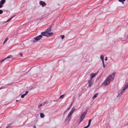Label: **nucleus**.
<instances>
[{
    "label": "nucleus",
    "mask_w": 128,
    "mask_h": 128,
    "mask_svg": "<svg viewBox=\"0 0 128 128\" xmlns=\"http://www.w3.org/2000/svg\"><path fill=\"white\" fill-rule=\"evenodd\" d=\"M114 76V73L109 76L103 82V84L105 86L108 84L113 80Z\"/></svg>",
    "instance_id": "nucleus-1"
},
{
    "label": "nucleus",
    "mask_w": 128,
    "mask_h": 128,
    "mask_svg": "<svg viewBox=\"0 0 128 128\" xmlns=\"http://www.w3.org/2000/svg\"><path fill=\"white\" fill-rule=\"evenodd\" d=\"M72 114V111L71 110L69 114L67 116L65 120V122H67L68 123V122L70 120L71 118V116Z\"/></svg>",
    "instance_id": "nucleus-2"
},
{
    "label": "nucleus",
    "mask_w": 128,
    "mask_h": 128,
    "mask_svg": "<svg viewBox=\"0 0 128 128\" xmlns=\"http://www.w3.org/2000/svg\"><path fill=\"white\" fill-rule=\"evenodd\" d=\"M88 86L89 87L91 86L93 84V80L90 79L88 80Z\"/></svg>",
    "instance_id": "nucleus-3"
},
{
    "label": "nucleus",
    "mask_w": 128,
    "mask_h": 128,
    "mask_svg": "<svg viewBox=\"0 0 128 128\" xmlns=\"http://www.w3.org/2000/svg\"><path fill=\"white\" fill-rule=\"evenodd\" d=\"M42 36L41 35H40L36 37H35L34 38V39L36 41H38L41 39L42 38Z\"/></svg>",
    "instance_id": "nucleus-4"
},
{
    "label": "nucleus",
    "mask_w": 128,
    "mask_h": 128,
    "mask_svg": "<svg viewBox=\"0 0 128 128\" xmlns=\"http://www.w3.org/2000/svg\"><path fill=\"white\" fill-rule=\"evenodd\" d=\"M86 114V112H84L82 114L80 118V121H82L84 118V116Z\"/></svg>",
    "instance_id": "nucleus-5"
},
{
    "label": "nucleus",
    "mask_w": 128,
    "mask_h": 128,
    "mask_svg": "<svg viewBox=\"0 0 128 128\" xmlns=\"http://www.w3.org/2000/svg\"><path fill=\"white\" fill-rule=\"evenodd\" d=\"M96 73L95 74H94V73H92L91 74H90V76L91 78L90 79L92 80V79L96 76Z\"/></svg>",
    "instance_id": "nucleus-6"
},
{
    "label": "nucleus",
    "mask_w": 128,
    "mask_h": 128,
    "mask_svg": "<svg viewBox=\"0 0 128 128\" xmlns=\"http://www.w3.org/2000/svg\"><path fill=\"white\" fill-rule=\"evenodd\" d=\"M39 3L42 7H44L46 5V4L44 2L42 1H40V2Z\"/></svg>",
    "instance_id": "nucleus-7"
},
{
    "label": "nucleus",
    "mask_w": 128,
    "mask_h": 128,
    "mask_svg": "<svg viewBox=\"0 0 128 128\" xmlns=\"http://www.w3.org/2000/svg\"><path fill=\"white\" fill-rule=\"evenodd\" d=\"M48 33L47 32H46V31L44 32H42L41 33V34L42 36H48Z\"/></svg>",
    "instance_id": "nucleus-8"
},
{
    "label": "nucleus",
    "mask_w": 128,
    "mask_h": 128,
    "mask_svg": "<svg viewBox=\"0 0 128 128\" xmlns=\"http://www.w3.org/2000/svg\"><path fill=\"white\" fill-rule=\"evenodd\" d=\"M124 91H123L122 90L119 92H118V96H117V97H119L120 96L122 95V93L124 92Z\"/></svg>",
    "instance_id": "nucleus-9"
},
{
    "label": "nucleus",
    "mask_w": 128,
    "mask_h": 128,
    "mask_svg": "<svg viewBox=\"0 0 128 128\" xmlns=\"http://www.w3.org/2000/svg\"><path fill=\"white\" fill-rule=\"evenodd\" d=\"M91 121L92 120L91 119L89 120L88 121V125L84 127V128H88L90 126V123Z\"/></svg>",
    "instance_id": "nucleus-10"
},
{
    "label": "nucleus",
    "mask_w": 128,
    "mask_h": 128,
    "mask_svg": "<svg viewBox=\"0 0 128 128\" xmlns=\"http://www.w3.org/2000/svg\"><path fill=\"white\" fill-rule=\"evenodd\" d=\"M28 91H26V92L25 93H24V94H22L21 96V97L22 98H24V96L26 95L28 93Z\"/></svg>",
    "instance_id": "nucleus-11"
},
{
    "label": "nucleus",
    "mask_w": 128,
    "mask_h": 128,
    "mask_svg": "<svg viewBox=\"0 0 128 128\" xmlns=\"http://www.w3.org/2000/svg\"><path fill=\"white\" fill-rule=\"evenodd\" d=\"M128 88V84H126V85L123 88L122 90L123 91H124Z\"/></svg>",
    "instance_id": "nucleus-12"
},
{
    "label": "nucleus",
    "mask_w": 128,
    "mask_h": 128,
    "mask_svg": "<svg viewBox=\"0 0 128 128\" xmlns=\"http://www.w3.org/2000/svg\"><path fill=\"white\" fill-rule=\"evenodd\" d=\"M51 28L50 27L48 28L46 30V31L48 33L49 32L51 31Z\"/></svg>",
    "instance_id": "nucleus-13"
},
{
    "label": "nucleus",
    "mask_w": 128,
    "mask_h": 128,
    "mask_svg": "<svg viewBox=\"0 0 128 128\" xmlns=\"http://www.w3.org/2000/svg\"><path fill=\"white\" fill-rule=\"evenodd\" d=\"M5 0H1L0 2V4L2 5L5 3Z\"/></svg>",
    "instance_id": "nucleus-14"
},
{
    "label": "nucleus",
    "mask_w": 128,
    "mask_h": 128,
    "mask_svg": "<svg viewBox=\"0 0 128 128\" xmlns=\"http://www.w3.org/2000/svg\"><path fill=\"white\" fill-rule=\"evenodd\" d=\"M40 117L42 118H44V114L42 113H41L40 114Z\"/></svg>",
    "instance_id": "nucleus-15"
},
{
    "label": "nucleus",
    "mask_w": 128,
    "mask_h": 128,
    "mask_svg": "<svg viewBox=\"0 0 128 128\" xmlns=\"http://www.w3.org/2000/svg\"><path fill=\"white\" fill-rule=\"evenodd\" d=\"M100 58L102 59V62L104 61V57L102 55L100 57Z\"/></svg>",
    "instance_id": "nucleus-16"
},
{
    "label": "nucleus",
    "mask_w": 128,
    "mask_h": 128,
    "mask_svg": "<svg viewBox=\"0 0 128 128\" xmlns=\"http://www.w3.org/2000/svg\"><path fill=\"white\" fill-rule=\"evenodd\" d=\"M98 95V94H94V96H93L92 97V99H94L95 98H96L97 96Z\"/></svg>",
    "instance_id": "nucleus-17"
},
{
    "label": "nucleus",
    "mask_w": 128,
    "mask_h": 128,
    "mask_svg": "<svg viewBox=\"0 0 128 128\" xmlns=\"http://www.w3.org/2000/svg\"><path fill=\"white\" fill-rule=\"evenodd\" d=\"M126 0H118V1L122 2L123 4H124V2Z\"/></svg>",
    "instance_id": "nucleus-18"
},
{
    "label": "nucleus",
    "mask_w": 128,
    "mask_h": 128,
    "mask_svg": "<svg viewBox=\"0 0 128 128\" xmlns=\"http://www.w3.org/2000/svg\"><path fill=\"white\" fill-rule=\"evenodd\" d=\"M53 34V33L52 32H51L50 33H49L48 32V35L50 36H51Z\"/></svg>",
    "instance_id": "nucleus-19"
},
{
    "label": "nucleus",
    "mask_w": 128,
    "mask_h": 128,
    "mask_svg": "<svg viewBox=\"0 0 128 128\" xmlns=\"http://www.w3.org/2000/svg\"><path fill=\"white\" fill-rule=\"evenodd\" d=\"M8 38H6L5 39L4 42L3 43V44H4L8 40Z\"/></svg>",
    "instance_id": "nucleus-20"
},
{
    "label": "nucleus",
    "mask_w": 128,
    "mask_h": 128,
    "mask_svg": "<svg viewBox=\"0 0 128 128\" xmlns=\"http://www.w3.org/2000/svg\"><path fill=\"white\" fill-rule=\"evenodd\" d=\"M12 56L11 55H10L8 56L6 58H6H12Z\"/></svg>",
    "instance_id": "nucleus-21"
},
{
    "label": "nucleus",
    "mask_w": 128,
    "mask_h": 128,
    "mask_svg": "<svg viewBox=\"0 0 128 128\" xmlns=\"http://www.w3.org/2000/svg\"><path fill=\"white\" fill-rule=\"evenodd\" d=\"M72 104H70V106L68 107L66 109V110H69L70 108L72 106Z\"/></svg>",
    "instance_id": "nucleus-22"
},
{
    "label": "nucleus",
    "mask_w": 128,
    "mask_h": 128,
    "mask_svg": "<svg viewBox=\"0 0 128 128\" xmlns=\"http://www.w3.org/2000/svg\"><path fill=\"white\" fill-rule=\"evenodd\" d=\"M64 94L62 95H61L60 97L59 98L60 99L61 98H64Z\"/></svg>",
    "instance_id": "nucleus-23"
},
{
    "label": "nucleus",
    "mask_w": 128,
    "mask_h": 128,
    "mask_svg": "<svg viewBox=\"0 0 128 128\" xmlns=\"http://www.w3.org/2000/svg\"><path fill=\"white\" fill-rule=\"evenodd\" d=\"M76 109H75L74 108H72V112H76Z\"/></svg>",
    "instance_id": "nucleus-24"
},
{
    "label": "nucleus",
    "mask_w": 128,
    "mask_h": 128,
    "mask_svg": "<svg viewBox=\"0 0 128 128\" xmlns=\"http://www.w3.org/2000/svg\"><path fill=\"white\" fill-rule=\"evenodd\" d=\"M60 36L61 37V38L62 39H63L64 38V37H65L63 35H60Z\"/></svg>",
    "instance_id": "nucleus-25"
},
{
    "label": "nucleus",
    "mask_w": 128,
    "mask_h": 128,
    "mask_svg": "<svg viewBox=\"0 0 128 128\" xmlns=\"http://www.w3.org/2000/svg\"><path fill=\"white\" fill-rule=\"evenodd\" d=\"M6 60V58L4 59H2L0 61V63H2Z\"/></svg>",
    "instance_id": "nucleus-26"
},
{
    "label": "nucleus",
    "mask_w": 128,
    "mask_h": 128,
    "mask_svg": "<svg viewBox=\"0 0 128 128\" xmlns=\"http://www.w3.org/2000/svg\"><path fill=\"white\" fill-rule=\"evenodd\" d=\"M102 63L103 64V66L104 68H105V66L104 64V61L102 62Z\"/></svg>",
    "instance_id": "nucleus-27"
},
{
    "label": "nucleus",
    "mask_w": 128,
    "mask_h": 128,
    "mask_svg": "<svg viewBox=\"0 0 128 128\" xmlns=\"http://www.w3.org/2000/svg\"><path fill=\"white\" fill-rule=\"evenodd\" d=\"M42 106V104H40L38 105V108H39L40 107H41Z\"/></svg>",
    "instance_id": "nucleus-28"
},
{
    "label": "nucleus",
    "mask_w": 128,
    "mask_h": 128,
    "mask_svg": "<svg viewBox=\"0 0 128 128\" xmlns=\"http://www.w3.org/2000/svg\"><path fill=\"white\" fill-rule=\"evenodd\" d=\"M3 12V11L1 10H0V14H2Z\"/></svg>",
    "instance_id": "nucleus-29"
},
{
    "label": "nucleus",
    "mask_w": 128,
    "mask_h": 128,
    "mask_svg": "<svg viewBox=\"0 0 128 128\" xmlns=\"http://www.w3.org/2000/svg\"><path fill=\"white\" fill-rule=\"evenodd\" d=\"M20 56H22L23 54H22V53H20Z\"/></svg>",
    "instance_id": "nucleus-30"
},
{
    "label": "nucleus",
    "mask_w": 128,
    "mask_h": 128,
    "mask_svg": "<svg viewBox=\"0 0 128 128\" xmlns=\"http://www.w3.org/2000/svg\"><path fill=\"white\" fill-rule=\"evenodd\" d=\"M12 17L8 19V20L10 21L12 19Z\"/></svg>",
    "instance_id": "nucleus-31"
},
{
    "label": "nucleus",
    "mask_w": 128,
    "mask_h": 128,
    "mask_svg": "<svg viewBox=\"0 0 128 128\" xmlns=\"http://www.w3.org/2000/svg\"><path fill=\"white\" fill-rule=\"evenodd\" d=\"M2 5L0 4V8H1L2 7Z\"/></svg>",
    "instance_id": "nucleus-32"
},
{
    "label": "nucleus",
    "mask_w": 128,
    "mask_h": 128,
    "mask_svg": "<svg viewBox=\"0 0 128 128\" xmlns=\"http://www.w3.org/2000/svg\"><path fill=\"white\" fill-rule=\"evenodd\" d=\"M68 110H66L64 112V114Z\"/></svg>",
    "instance_id": "nucleus-33"
},
{
    "label": "nucleus",
    "mask_w": 128,
    "mask_h": 128,
    "mask_svg": "<svg viewBox=\"0 0 128 128\" xmlns=\"http://www.w3.org/2000/svg\"><path fill=\"white\" fill-rule=\"evenodd\" d=\"M105 60H107V57H106L105 59Z\"/></svg>",
    "instance_id": "nucleus-34"
},
{
    "label": "nucleus",
    "mask_w": 128,
    "mask_h": 128,
    "mask_svg": "<svg viewBox=\"0 0 128 128\" xmlns=\"http://www.w3.org/2000/svg\"><path fill=\"white\" fill-rule=\"evenodd\" d=\"M33 128H36V126H33Z\"/></svg>",
    "instance_id": "nucleus-35"
},
{
    "label": "nucleus",
    "mask_w": 128,
    "mask_h": 128,
    "mask_svg": "<svg viewBox=\"0 0 128 128\" xmlns=\"http://www.w3.org/2000/svg\"><path fill=\"white\" fill-rule=\"evenodd\" d=\"M9 21L10 20H8L7 21H6V22H8V21Z\"/></svg>",
    "instance_id": "nucleus-36"
},
{
    "label": "nucleus",
    "mask_w": 128,
    "mask_h": 128,
    "mask_svg": "<svg viewBox=\"0 0 128 128\" xmlns=\"http://www.w3.org/2000/svg\"><path fill=\"white\" fill-rule=\"evenodd\" d=\"M0 88V90L1 89H2V88Z\"/></svg>",
    "instance_id": "nucleus-37"
},
{
    "label": "nucleus",
    "mask_w": 128,
    "mask_h": 128,
    "mask_svg": "<svg viewBox=\"0 0 128 128\" xmlns=\"http://www.w3.org/2000/svg\"><path fill=\"white\" fill-rule=\"evenodd\" d=\"M16 102H18V100H16Z\"/></svg>",
    "instance_id": "nucleus-38"
},
{
    "label": "nucleus",
    "mask_w": 128,
    "mask_h": 128,
    "mask_svg": "<svg viewBox=\"0 0 128 128\" xmlns=\"http://www.w3.org/2000/svg\"><path fill=\"white\" fill-rule=\"evenodd\" d=\"M35 42V41H33V42Z\"/></svg>",
    "instance_id": "nucleus-39"
}]
</instances>
